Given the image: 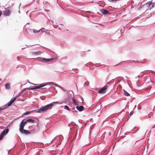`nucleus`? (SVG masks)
<instances>
[{
	"mask_svg": "<svg viewBox=\"0 0 155 155\" xmlns=\"http://www.w3.org/2000/svg\"><path fill=\"white\" fill-rule=\"evenodd\" d=\"M59 102H54L50 104L41 107L38 110H36V112L38 113H42L47 111L49 109L52 108L53 106L58 103Z\"/></svg>",
	"mask_w": 155,
	"mask_h": 155,
	"instance_id": "obj_1",
	"label": "nucleus"
},
{
	"mask_svg": "<svg viewBox=\"0 0 155 155\" xmlns=\"http://www.w3.org/2000/svg\"><path fill=\"white\" fill-rule=\"evenodd\" d=\"M155 5V2H153V0L150 1L148 2L145 3L143 5L144 7L147 8L146 10H150Z\"/></svg>",
	"mask_w": 155,
	"mask_h": 155,
	"instance_id": "obj_2",
	"label": "nucleus"
},
{
	"mask_svg": "<svg viewBox=\"0 0 155 155\" xmlns=\"http://www.w3.org/2000/svg\"><path fill=\"white\" fill-rule=\"evenodd\" d=\"M37 59L38 61H39L42 62H48L52 61L54 60V58H45L41 57H38L37 58Z\"/></svg>",
	"mask_w": 155,
	"mask_h": 155,
	"instance_id": "obj_3",
	"label": "nucleus"
},
{
	"mask_svg": "<svg viewBox=\"0 0 155 155\" xmlns=\"http://www.w3.org/2000/svg\"><path fill=\"white\" fill-rule=\"evenodd\" d=\"M100 11L104 15L110 14V12L108 11L104 8L100 9Z\"/></svg>",
	"mask_w": 155,
	"mask_h": 155,
	"instance_id": "obj_4",
	"label": "nucleus"
},
{
	"mask_svg": "<svg viewBox=\"0 0 155 155\" xmlns=\"http://www.w3.org/2000/svg\"><path fill=\"white\" fill-rule=\"evenodd\" d=\"M46 84H41L40 85L35 87H31V90H33L36 89H39L41 87L45 86Z\"/></svg>",
	"mask_w": 155,
	"mask_h": 155,
	"instance_id": "obj_5",
	"label": "nucleus"
},
{
	"mask_svg": "<svg viewBox=\"0 0 155 155\" xmlns=\"http://www.w3.org/2000/svg\"><path fill=\"white\" fill-rule=\"evenodd\" d=\"M25 125L24 124V120H22L20 125L19 131L21 132V130L24 129V127Z\"/></svg>",
	"mask_w": 155,
	"mask_h": 155,
	"instance_id": "obj_6",
	"label": "nucleus"
},
{
	"mask_svg": "<svg viewBox=\"0 0 155 155\" xmlns=\"http://www.w3.org/2000/svg\"><path fill=\"white\" fill-rule=\"evenodd\" d=\"M107 91V88L106 87H104L101 88L98 92V93L101 94H103L104 93Z\"/></svg>",
	"mask_w": 155,
	"mask_h": 155,
	"instance_id": "obj_7",
	"label": "nucleus"
},
{
	"mask_svg": "<svg viewBox=\"0 0 155 155\" xmlns=\"http://www.w3.org/2000/svg\"><path fill=\"white\" fill-rule=\"evenodd\" d=\"M16 98V97L14 98L13 99H11L9 102L8 103V104H5V105H7V107H8L10 106L11 104L13 103V102L15 100Z\"/></svg>",
	"mask_w": 155,
	"mask_h": 155,
	"instance_id": "obj_8",
	"label": "nucleus"
},
{
	"mask_svg": "<svg viewBox=\"0 0 155 155\" xmlns=\"http://www.w3.org/2000/svg\"><path fill=\"white\" fill-rule=\"evenodd\" d=\"M10 13L11 12L9 9L5 10L3 11V15L6 16H8Z\"/></svg>",
	"mask_w": 155,
	"mask_h": 155,
	"instance_id": "obj_9",
	"label": "nucleus"
},
{
	"mask_svg": "<svg viewBox=\"0 0 155 155\" xmlns=\"http://www.w3.org/2000/svg\"><path fill=\"white\" fill-rule=\"evenodd\" d=\"M31 53L33 55H38L41 54L42 52L41 51H37L35 52L32 51Z\"/></svg>",
	"mask_w": 155,
	"mask_h": 155,
	"instance_id": "obj_10",
	"label": "nucleus"
},
{
	"mask_svg": "<svg viewBox=\"0 0 155 155\" xmlns=\"http://www.w3.org/2000/svg\"><path fill=\"white\" fill-rule=\"evenodd\" d=\"M22 134H30V132L28 130L23 129L21 132H20Z\"/></svg>",
	"mask_w": 155,
	"mask_h": 155,
	"instance_id": "obj_11",
	"label": "nucleus"
},
{
	"mask_svg": "<svg viewBox=\"0 0 155 155\" xmlns=\"http://www.w3.org/2000/svg\"><path fill=\"white\" fill-rule=\"evenodd\" d=\"M76 108L79 111H81L83 110L84 107L82 106H77L76 107Z\"/></svg>",
	"mask_w": 155,
	"mask_h": 155,
	"instance_id": "obj_12",
	"label": "nucleus"
},
{
	"mask_svg": "<svg viewBox=\"0 0 155 155\" xmlns=\"http://www.w3.org/2000/svg\"><path fill=\"white\" fill-rule=\"evenodd\" d=\"M9 131V129L7 128L3 130L2 132L1 133L4 135H6Z\"/></svg>",
	"mask_w": 155,
	"mask_h": 155,
	"instance_id": "obj_13",
	"label": "nucleus"
},
{
	"mask_svg": "<svg viewBox=\"0 0 155 155\" xmlns=\"http://www.w3.org/2000/svg\"><path fill=\"white\" fill-rule=\"evenodd\" d=\"M54 84V85H55L56 86L58 87H60V88H61H61H63V87H61L60 85H58L57 84L54 82H48V83L47 84Z\"/></svg>",
	"mask_w": 155,
	"mask_h": 155,
	"instance_id": "obj_14",
	"label": "nucleus"
},
{
	"mask_svg": "<svg viewBox=\"0 0 155 155\" xmlns=\"http://www.w3.org/2000/svg\"><path fill=\"white\" fill-rule=\"evenodd\" d=\"M7 108V105H5L4 106L0 107V111L2 110Z\"/></svg>",
	"mask_w": 155,
	"mask_h": 155,
	"instance_id": "obj_15",
	"label": "nucleus"
},
{
	"mask_svg": "<svg viewBox=\"0 0 155 155\" xmlns=\"http://www.w3.org/2000/svg\"><path fill=\"white\" fill-rule=\"evenodd\" d=\"M5 88L7 89H8L10 87V84L9 83H8L5 85Z\"/></svg>",
	"mask_w": 155,
	"mask_h": 155,
	"instance_id": "obj_16",
	"label": "nucleus"
},
{
	"mask_svg": "<svg viewBox=\"0 0 155 155\" xmlns=\"http://www.w3.org/2000/svg\"><path fill=\"white\" fill-rule=\"evenodd\" d=\"M31 89V87H28V88H25L23 89L21 91V93H23L24 91H26L27 90H31V89Z\"/></svg>",
	"mask_w": 155,
	"mask_h": 155,
	"instance_id": "obj_17",
	"label": "nucleus"
},
{
	"mask_svg": "<svg viewBox=\"0 0 155 155\" xmlns=\"http://www.w3.org/2000/svg\"><path fill=\"white\" fill-rule=\"evenodd\" d=\"M124 95L126 96H129L130 94L128 93L127 91H125L124 90Z\"/></svg>",
	"mask_w": 155,
	"mask_h": 155,
	"instance_id": "obj_18",
	"label": "nucleus"
},
{
	"mask_svg": "<svg viewBox=\"0 0 155 155\" xmlns=\"http://www.w3.org/2000/svg\"><path fill=\"white\" fill-rule=\"evenodd\" d=\"M42 28H41V29H40L39 30H35V29H33V32L34 33H39L40 31H41V30L42 29Z\"/></svg>",
	"mask_w": 155,
	"mask_h": 155,
	"instance_id": "obj_19",
	"label": "nucleus"
},
{
	"mask_svg": "<svg viewBox=\"0 0 155 155\" xmlns=\"http://www.w3.org/2000/svg\"><path fill=\"white\" fill-rule=\"evenodd\" d=\"M26 121H27L28 122H30L33 123L34 122V120L31 118L28 119L26 120Z\"/></svg>",
	"mask_w": 155,
	"mask_h": 155,
	"instance_id": "obj_20",
	"label": "nucleus"
},
{
	"mask_svg": "<svg viewBox=\"0 0 155 155\" xmlns=\"http://www.w3.org/2000/svg\"><path fill=\"white\" fill-rule=\"evenodd\" d=\"M61 89L65 92V94L66 95H67L68 94V91L67 90H65L63 88H61Z\"/></svg>",
	"mask_w": 155,
	"mask_h": 155,
	"instance_id": "obj_21",
	"label": "nucleus"
},
{
	"mask_svg": "<svg viewBox=\"0 0 155 155\" xmlns=\"http://www.w3.org/2000/svg\"><path fill=\"white\" fill-rule=\"evenodd\" d=\"M4 136L2 133L0 135V140H2L3 139Z\"/></svg>",
	"mask_w": 155,
	"mask_h": 155,
	"instance_id": "obj_22",
	"label": "nucleus"
},
{
	"mask_svg": "<svg viewBox=\"0 0 155 155\" xmlns=\"http://www.w3.org/2000/svg\"><path fill=\"white\" fill-rule=\"evenodd\" d=\"M64 109H66L68 110H69V107L67 106H64Z\"/></svg>",
	"mask_w": 155,
	"mask_h": 155,
	"instance_id": "obj_23",
	"label": "nucleus"
},
{
	"mask_svg": "<svg viewBox=\"0 0 155 155\" xmlns=\"http://www.w3.org/2000/svg\"><path fill=\"white\" fill-rule=\"evenodd\" d=\"M31 111H26L25 112V113H24L23 114H25V115H28V114Z\"/></svg>",
	"mask_w": 155,
	"mask_h": 155,
	"instance_id": "obj_24",
	"label": "nucleus"
},
{
	"mask_svg": "<svg viewBox=\"0 0 155 155\" xmlns=\"http://www.w3.org/2000/svg\"><path fill=\"white\" fill-rule=\"evenodd\" d=\"M32 3H30V4H28L27 5H26L25 6H24V8H26L27 7H28V6H29Z\"/></svg>",
	"mask_w": 155,
	"mask_h": 155,
	"instance_id": "obj_25",
	"label": "nucleus"
},
{
	"mask_svg": "<svg viewBox=\"0 0 155 155\" xmlns=\"http://www.w3.org/2000/svg\"><path fill=\"white\" fill-rule=\"evenodd\" d=\"M133 114V111H131L130 112L129 115L130 116H131Z\"/></svg>",
	"mask_w": 155,
	"mask_h": 155,
	"instance_id": "obj_26",
	"label": "nucleus"
},
{
	"mask_svg": "<svg viewBox=\"0 0 155 155\" xmlns=\"http://www.w3.org/2000/svg\"><path fill=\"white\" fill-rule=\"evenodd\" d=\"M72 124H74V123H70L69 124H68V126L69 127H71L72 125Z\"/></svg>",
	"mask_w": 155,
	"mask_h": 155,
	"instance_id": "obj_27",
	"label": "nucleus"
},
{
	"mask_svg": "<svg viewBox=\"0 0 155 155\" xmlns=\"http://www.w3.org/2000/svg\"><path fill=\"white\" fill-rule=\"evenodd\" d=\"M28 122L27 121H26V120H25V121H24V124L25 125V124Z\"/></svg>",
	"mask_w": 155,
	"mask_h": 155,
	"instance_id": "obj_28",
	"label": "nucleus"
},
{
	"mask_svg": "<svg viewBox=\"0 0 155 155\" xmlns=\"http://www.w3.org/2000/svg\"><path fill=\"white\" fill-rule=\"evenodd\" d=\"M67 58V57H63L61 59V60H62V59H66Z\"/></svg>",
	"mask_w": 155,
	"mask_h": 155,
	"instance_id": "obj_29",
	"label": "nucleus"
},
{
	"mask_svg": "<svg viewBox=\"0 0 155 155\" xmlns=\"http://www.w3.org/2000/svg\"><path fill=\"white\" fill-rule=\"evenodd\" d=\"M42 28V29H43V32H45V29L44 28Z\"/></svg>",
	"mask_w": 155,
	"mask_h": 155,
	"instance_id": "obj_30",
	"label": "nucleus"
},
{
	"mask_svg": "<svg viewBox=\"0 0 155 155\" xmlns=\"http://www.w3.org/2000/svg\"><path fill=\"white\" fill-rule=\"evenodd\" d=\"M111 0L113 2H116L117 0Z\"/></svg>",
	"mask_w": 155,
	"mask_h": 155,
	"instance_id": "obj_31",
	"label": "nucleus"
},
{
	"mask_svg": "<svg viewBox=\"0 0 155 155\" xmlns=\"http://www.w3.org/2000/svg\"><path fill=\"white\" fill-rule=\"evenodd\" d=\"M86 13H91V12H90V11H86Z\"/></svg>",
	"mask_w": 155,
	"mask_h": 155,
	"instance_id": "obj_32",
	"label": "nucleus"
},
{
	"mask_svg": "<svg viewBox=\"0 0 155 155\" xmlns=\"http://www.w3.org/2000/svg\"><path fill=\"white\" fill-rule=\"evenodd\" d=\"M22 93H21V91L19 92V95H20V94H21Z\"/></svg>",
	"mask_w": 155,
	"mask_h": 155,
	"instance_id": "obj_33",
	"label": "nucleus"
},
{
	"mask_svg": "<svg viewBox=\"0 0 155 155\" xmlns=\"http://www.w3.org/2000/svg\"><path fill=\"white\" fill-rule=\"evenodd\" d=\"M17 59H18V61H19V57H17Z\"/></svg>",
	"mask_w": 155,
	"mask_h": 155,
	"instance_id": "obj_34",
	"label": "nucleus"
},
{
	"mask_svg": "<svg viewBox=\"0 0 155 155\" xmlns=\"http://www.w3.org/2000/svg\"><path fill=\"white\" fill-rule=\"evenodd\" d=\"M33 45H30V46H28V47H30L31 46H33Z\"/></svg>",
	"mask_w": 155,
	"mask_h": 155,
	"instance_id": "obj_35",
	"label": "nucleus"
},
{
	"mask_svg": "<svg viewBox=\"0 0 155 155\" xmlns=\"http://www.w3.org/2000/svg\"><path fill=\"white\" fill-rule=\"evenodd\" d=\"M137 108H138V109H140V107H137Z\"/></svg>",
	"mask_w": 155,
	"mask_h": 155,
	"instance_id": "obj_36",
	"label": "nucleus"
},
{
	"mask_svg": "<svg viewBox=\"0 0 155 155\" xmlns=\"http://www.w3.org/2000/svg\"><path fill=\"white\" fill-rule=\"evenodd\" d=\"M24 71H25V69H26V68H24Z\"/></svg>",
	"mask_w": 155,
	"mask_h": 155,
	"instance_id": "obj_37",
	"label": "nucleus"
},
{
	"mask_svg": "<svg viewBox=\"0 0 155 155\" xmlns=\"http://www.w3.org/2000/svg\"><path fill=\"white\" fill-rule=\"evenodd\" d=\"M25 48H25H22L21 49H24V48Z\"/></svg>",
	"mask_w": 155,
	"mask_h": 155,
	"instance_id": "obj_38",
	"label": "nucleus"
},
{
	"mask_svg": "<svg viewBox=\"0 0 155 155\" xmlns=\"http://www.w3.org/2000/svg\"><path fill=\"white\" fill-rule=\"evenodd\" d=\"M134 61V63H136V61Z\"/></svg>",
	"mask_w": 155,
	"mask_h": 155,
	"instance_id": "obj_39",
	"label": "nucleus"
},
{
	"mask_svg": "<svg viewBox=\"0 0 155 155\" xmlns=\"http://www.w3.org/2000/svg\"><path fill=\"white\" fill-rule=\"evenodd\" d=\"M29 82L31 84H32V83H31V82Z\"/></svg>",
	"mask_w": 155,
	"mask_h": 155,
	"instance_id": "obj_40",
	"label": "nucleus"
},
{
	"mask_svg": "<svg viewBox=\"0 0 155 155\" xmlns=\"http://www.w3.org/2000/svg\"><path fill=\"white\" fill-rule=\"evenodd\" d=\"M142 6H140V7L142 8Z\"/></svg>",
	"mask_w": 155,
	"mask_h": 155,
	"instance_id": "obj_41",
	"label": "nucleus"
},
{
	"mask_svg": "<svg viewBox=\"0 0 155 155\" xmlns=\"http://www.w3.org/2000/svg\"><path fill=\"white\" fill-rule=\"evenodd\" d=\"M48 34H50V33H49V32H48Z\"/></svg>",
	"mask_w": 155,
	"mask_h": 155,
	"instance_id": "obj_42",
	"label": "nucleus"
},
{
	"mask_svg": "<svg viewBox=\"0 0 155 155\" xmlns=\"http://www.w3.org/2000/svg\"><path fill=\"white\" fill-rule=\"evenodd\" d=\"M90 133H91V131H90V133H89V135H90Z\"/></svg>",
	"mask_w": 155,
	"mask_h": 155,
	"instance_id": "obj_43",
	"label": "nucleus"
},
{
	"mask_svg": "<svg viewBox=\"0 0 155 155\" xmlns=\"http://www.w3.org/2000/svg\"><path fill=\"white\" fill-rule=\"evenodd\" d=\"M1 80H2V79L0 78V81H1Z\"/></svg>",
	"mask_w": 155,
	"mask_h": 155,
	"instance_id": "obj_44",
	"label": "nucleus"
},
{
	"mask_svg": "<svg viewBox=\"0 0 155 155\" xmlns=\"http://www.w3.org/2000/svg\"><path fill=\"white\" fill-rule=\"evenodd\" d=\"M53 27H54V28L55 27H54V25H53Z\"/></svg>",
	"mask_w": 155,
	"mask_h": 155,
	"instance_id": "obj_45",
	"label": "nucleus"
},
{
	"mask_svg": "<svg viewBox=\"0 0 155 155\" xmlns=\"http://www.w3.org/2000/svg\"><path fill=\"white\" fill-rule=\"evenodd\" d=\"M51 21L52 22H53V21L52 20H51Z\"/></svg>",
	"mask_w": 155,
	"mask_h": 155,
	"instance_id": "obj_46",
	"label": "nucleus"
},
{
	"mask_svg": "<svg viewBox=\"0 0 155 155\" xmlns=\"http://www.w3.org/2000/svg\"><path fill=\"white\" fill-rule=\"evenodd\" d=\"M148 116H149V117H150L149 116V115H148Z\"/></svg>",
	"mask_w": 155,
	"mask_h": 155,
	"instance_id": "obj_47",
	"label": "nucleus"
}]
</instances>
